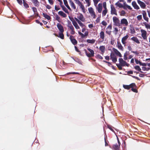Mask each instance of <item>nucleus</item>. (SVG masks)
Here are the masks:
<instances>
[{"label":"nucleus","instance_id":"obj_1","mask_svg":"<svg viewBox=\"0 0 150 150\" xmlns=\"http://www.w3.org/2000/svg\"><path fill=\"white\" fill-rule=\"evenodd\" d=\"M119 63L117 64L116 65L119 70H122V67H124L125 66L127 67L129 66V64L124 61L122 58H119Z\"/></svg>","mask_w":150,"mask_h":150},{"label":"nucleus","instance_id":"obj_2","mask_svg":"<svg viewBox=\"0 0 150 150\" xmlns=\"http://www.w3.org/2000/svg\"><path fill=\"white\" fill-rule=\"evenodd\" d=\"M87 50L90 52V53H88L86 50L85 49L84 51L86 55L88 57H93L94 54V51L93 50L89 48H87Z\"/></svg>","mask_w":150,"mask_h":150},{"label":"nucleus","instance_id":"obj_3","mask_svg":"<svg viewBox=\"0 0 150 150\" xmlns=\"http://www.w3.org/2000/svg\"><path fill=\"white\" fill-rule=\"evenodd\" d=\"M112 19L114 23V25L116 26L120 27V23L119 19L116 16L113 17Z\"/></svg>","mask_w":150,"mask_h":150},{"label":"nucleus","instance_id":"obj_4","mask_svg":"<svg viewBox=\"0 0 150 150\" xmlns=\"http://www.w3.org/2000/svg\"><path fill=\"white\" fill-rule=\"evenodd\" d=\"M123 87L125 89L129 90L131 88L136 86L135 84L134 83H132L129 85H126L123 84Z\"/></svg>","mask_w":150,"mask_h":150},{"label":"nucleus","instance_id":"obj_5","mask_svg":"<svg viewBox=\"0 0 150 150\" xmlns=\"http://www.w3.org/2000/svg\"><path fill=\"white\" fill-rule=\"evenodd\" d=\"M88 10L91 16H92L93 18H95L96 17V15L93 10V8L91 7L89 8H88Z\"/></svg>","mask_w":150,"mask_h":150},{"label":"nucleus","instance_id":"obj_6","mask_svg":"<svg viewBox=\"0 0 150 150\" xmlns=\"http://www.w3.org/2000/svg\"><path fill=\"white\" fill-rule=\"evenodd\" d=\"M140 31L142 33L141 35L143 38L144 40H146L147 38L146 36L147 33L146 31L143 29H141Z\"/></svg>","mask_w":150,"mask_h":150},{"label":"nucleus","instance_id":"obj_7","mask_svg":"<svg viewBox=\"0 0 150 150\" xmlns=\"http://www.w3.org/2000/svg\"><path fill=\"white\" fill-rule=\"evenodd\" d=\"M121 25H123L125 26H127L128 25V22L127 20L125 18L122 19L120 21V26Z\"/></svg>","mask_w":150,"mask_h":150},{"label":"nucleus","instance_id":"obj_8","mask_svg":"<svg viewBox=\"0 0 150 150\" xmlns=\"http://www.w3.org/2000/svg\"><path fill=\"white\" fill-rule=\"evenodd\" d=\"M137 2L142 8L144 9L146 8V6L144 2L140 0H137Z\"/></svg>","mask_w":150,"mask_h":150},{"label":"nucleus","instance_id":"obj_9","mask_svg":"<svg viewBox=\"0 0 150 150\" xmlns=\"http://www.w3.org/2000/svg\"><path fill=\"white\" fill-rule=\"evenodd\" d=\"M69 18L71 21L72 22V24H73V25L75 27V28L77 29H79V26L78 24H77L76 22L75 21V20L74 19V18H72L71 19L70 17H69Z\"/></svg>","mask_w":150,"mask_h":150},{"label":"nucleus","instance_id":"obj_10","mask_svg":"<svg viewBox=\"0 0 150 150\" xmlns=\"http://www.w3.org/2000/svg\"><path fill=\"white\" fill-rule=\"evenodd\" d=\"M111 13L112 15L115 14L116 16H117V13L116 9L115 8L113 5L111 6Z\"/></svg>","mask_w":150,"mask_h":150},{"label":"nucleus","instance_id":"obj_11","mask_svg":"<svg viewBox=\"0 0 150 150\" xmlns=\"http://www.w3.org/2000/svg\"><path fill=\"white\" fill-rule=\"evenodd\" d=\"M69 39L72 43L74 45H76L77 43V41L74 38L73 36L72 35L70 36Z\"/></svg>","mask_w":150,"mask_h":150},{"label":"nucleus","instance_id":"obj_12","mask_svg":"<svg viewBox=\"0 0 150 150\" xmlns=\"http://www.w3.org/2000/svg\"><path fill=\"white\" fill-rule=\"evenodd\" d=\"M110 59H112V62L115 63L117 61V58L116 56L114 54L112 53H111L110 55Z\"/></svg>","mask_w":150,"mask_h":150},{"label":"nucleus","instance_id":"obj_13","mask_svg":"<svg viewBox=\"0 0 150 150\" xmlns=\"http://www.w3.org/2000/svg\"><path fill=\"white\" fill-rule=\"evenodd\" d=\"M103 8L102 5L101 3H99L98 4V6L96 7L98 12L99 13H101Z\"/></svg>","mask_w":150,"mask_h":150},{"label":"nucleus","instance_id":"obj_14","mask_svg":"<svg viewBox=\"0 0 150 150\" xmlns=\"http://www.w3.org/2000/svg\"><path fill=\"white\" fill-rule=\"evenodd\" d=\"M57 26L60 32H64V29L63 27L60 23H57Z\"/></svg>","mask_w":150,"mask_h":150},{"label":"nucleus","instance_id":"obj_15","mask_svg":"<svg viewBox=\"0 0 150 150\" xmlns=\"http://www.w3.org/2000/svg\"><path fill=\"white\" fill-rule=\"evenodd\" d=\"M129 38V36L127 35L126 36L123 37L122 39V42L123 45H125L126 44V40Z\"/></svg>","mask_w":150,"mask_h":150},{"label":"nucleus","instance_id":"obj_16","mask_svg":"<svg viewBox=\"0 0 150 150\" xmlns=\"http://www.w3.org/2000/svg\"><path fill=\"white\" fill-rule=\"evenodd\" d=\"M112 50L117 55L119 56L120 57H122V54L117 49L115 48H113Z\"/></svg>","mask_w":150,"mask_h":150},{"label":"nucleus","instance_id":"obj_17","mask_svg":"<svg viewBox=\"0 0 150 150\" xmlns=\"http://www.w3.org/2000/svg\"><path fill=\"white\" fill-rule=\"evenodd\" d=\"M132 6L135 9L138 10L140 9L139 7L137 5L135 1H133L132 2Z\"/></svg>","mask_w":150,"mask_h":150},{"label":"nucleus","instance_id":"obj_18","mask_svg":"<svg viewBox=\"0 0 150 150\" xmlns=\"http://www.w3.org/2000/svg\"><path fill=\"white\" fill-rule=\"evenodd\" d=\"M79 16L77 17V18L82 22H84L85 21V18L83 17L82 14L79 13Z\"/></svg>","mask_w":150,"mask_h":150},{"label":"nucleus","instance_id":"obj_19","mask_svg":"<svg viewBox=\"0 0 150 150\" xmlns=\"http://www.w3.org/2000/svg\"><path fill=\"white\" fill-rule=\"evenodd\" d=\"M100 38L102 40V41L104 40L105 35L103 31H101L100 33Z\"/></svg>","mask_w":150,"mask_h":150},{"label":"nucleus","instance_id":"obj_20","mask_svg":"<svg viewBox=\"0 0 150 150\" xmlns=\"http://www.w3.org/2000/svg\"><path fill=\"white\" fill-rule=\"evenodd\" d=\"M31 1L33 3L35 6L38 7L39 6L40 3L38 0H31Z\"/></svg>","mask_w":150,"mask_h":150},{"label":"nucleus","instance_id":"obj_21","mask_svg":"<svg viewBox=\"0 0 150 150\" xmlns=\"http://www.w3.org/2000/svg\"><path fill=\"white\" fill-rule=\"evenodd\" d=\"M131 40L136 42L137 43L139 44L140 42L139 41L138 39L137 38V37H133L131 38Z\"/></svg>","mask_w":150,"mask_h":150},{"label":"nucleus","instance_id":"obj_22","mask_svg":"<svg viewBox=\"0 0 150 150\" xmlns=\"http://www.w3.org/2000/svg\"><path fill=\"white\" fill-rule=\"evenodd\" d=\"M117 47L120 50L123 51V47L122 46V45L121 44V43L119 41H118L117 42Z\"/></svg>","mask_w":150,"mask_h":150},{"label":"nucleus","instance_id":"obj_23","mask_svg":"<svg viewBox=\"0 0 150 150\" xmlns=\"http://www.w3.org/2000/svg\"><path fill=\"white\" fill-rule=\"evenodd\" d=\"M105 47L104 46H101L99 47V49L101 51V54L103 55L105 51Z\"/></svg>","mask_w":150,"mask_h":150},{"label":"nucleus","instance_id":"obj_24","mask_svg":"<svg viewBox=\"0 0 150 150\" xmlns=\"http://www.w3.org/2000/svg\"><path fill=\"white\" fill-rule=\"evenodd\" d=\"M58 14L59 15H60L64 18H65L67 16V15L65 13L61 11H59L58 12Z\"/></svg>","mask_w":150,"mask_h":150},{"label":"nucleus","instance_id":"obj_25","mask_svg":"<svg viewBox=\"0 0 150 150\" xmlns=\"http://www.w3.org/2000/svg\"><path fill=\"white\" fill-rule=\"evenodd\" d=\"M69 3L71 7L74 9H76V7L74 3L71 0L70 1Z\"/></svg>","mask_w":150,"mask_h":150},{"label":"nucleus","instance_id":"obj_26","mask_svg":"<svg viewBox=\"0 0 150 150\" xmlns=\"http://www.w3.org/2000/svg\"><path fill=\"white\" fill-rule=\"evenodd\" d=\"M63 33V32L59 33V35H58V37L59 38L62 39H64V36Z\"/></svg>","mask_w":150,"mask_h":150},{"label":"nucleus","instance_id":"obj_27","mask_svg":"<svg viewBox=\"0 0 150 150\" xmlns=\"http://www.w3.org/2000/svg\"><path fill=\"white\" fill-rule=\"evenodd\" d=\"M42 15L44 17L47 19L48 20H50L51 19V17L45 13H43Z\"/></svg>","mask_w":150,"mask_h":150},{"label":"nucleus","instance_id":"obj_28","mask_svg":"<svg viewBox=\"0 0 150 150\" xmlns=\"http://www.w3.org/2000/svg\"><path fill=\"white\" fill-rule=\"evenodd\" d=\"M79 6L80 7V8L81 9L83 12L85 13V8L83 5L81 3Z\"/></svg>","mask_w":150,"mask_h":150},{"label":"nucleus","instance_id":"obj_29","mask_svg":"<svg viewBox=\"0 0 150 150\" xmlns=\"http://www.w3.org/2000/svg\"><path fill=\"white\" fill-rule=\"evenodd\" d=\"M67 26L68 27H69L71 30L74 28V27L71 24V22L70 21H69L68 22Z\"/></svg>","mask_w":150,"mask_h":150},{"label":"nucleus","instance_id":"obj_30","mask_svg":"<svg viewBox=\"0 0 150 150\" xmlns=\"http://www.w3.org/2000/svg\"><path fill=\"white\" fill-rule=\"evenodd\" d=\"M120 145L119 146L117 144H116L113 146V148L115 150H119Z\"/></svg>","mask_w":150,"mask_h":150},{"label":"nucleus","instance_id":"obj_31","mask_svg":"<svg viewBox=\"0 0 150 150\" xmlns=\"http://www.w3.org/2000/svg\"><path fill=\"white\" fill-rule=\"evenodd\" d=\"M95 40L94 39H88L87 40V42L89 43L93 44L95 43Z\"/></svg>","mask_w":150,"mask_h":150},{"label":"nucleus","instance_id":"obj_32","mask_svg":"<svg viewBox=\"0 0 150 150\" xmlns=\"http://www.w3.org/2000/svg\"><path fill=\"white\" fill-rule=\"evenodd\" d=\"M134 67L135 69L137 70L138 71L140 72L143 73L142 71H141V69L139 66L137 65L135 66Z\"/></svg>","mask_w":150,"mask_h":150},{"label":"nucleus","instance_id":"obj_33","mask_svg":"<svg viewBox=\"0 0 150 150\" xmlns=\"http://www.w3.org/2000/svg\"><path fill=\"white\" fill-rule=\"evenodd\" d=\"M108 12L107 9H104L102 11V16H105L106 15Z\"/></svg>","mask_w":150,"mask_h":150},{"label":"nucleus","instance_id":"obj_34","mask_svg":"<svg viewBox=\"0 0 150 150\" xmlns=\"http://www.w3.org/2000/svg\"><path fill=\"white\" fill-rule=\"evenodd\" d=\"M23 0V4L24 6L26 8H28L29 7V6L26 2H25V0Z\"/></svg>","mask_w":150,"mask_h":150},{"label":"nucleus","instance_id":"obj_35","mask_svg":"<svg viewBox=\"0 0 150 150\" xmlns=\"http://www.w3.org/2000/svg\"><path fill=\"white\" fill-rule=\"evenodd\" d=\"M78 23L79 25L80 26L82 27L85 26V25L81 22L79 20L77 22Z\"/></svg>","mask_w":150,"mask_h":150},{"label":"nucleus","instance_id":"obj_36","mask_svg":"<svg viewBox=\"0 0 150 150\" xmlns=\"http://www.w3.org/2000/svg\"><path fill=\"white\" fill-rule=\"evenodd\" d=\"M94 4L96 6L98 3L100 1V0H93Z\"/></svg>","mask_w":150,"mask_h":150},{"label":"nucleus","instance_id":"obj_37","mask_svg":"<svg viewBox=\"0 0 150 150\" xmlns=\"http://www.w3.org/2000/svg\"><path fill=\"white\" fill-rule=\"evenodd\" d=\"M115 5L118 6L119 7H123L122 4L121 3H119L118 2L115 4Z\"/></svg>","mask_w":150,"mask_h":150},{"label":"nucleus","instance_id":"obj_38","mask_svg":"<svg viewBox=\"0 0 150 150\" xmlns=\"http://www.w3.org/2000/svg\"><path fill=\"white\" fill-rule=\"evenodd\" d=\"M85 1L87 4V6H89L91 5V2H90V0H85Z\"/></svg>","mask_w":150,"mask_h":150},{"label":"nucleus","instance_id":"obj_39","mask_svg":"<svg viewBox=\"0 0 150 150\" xmlns=\"http://www.w3.org/2000/svg\"><path fill=\"white\" fill-rule=\"evenodd\" d=\"M125 14L126 12L124 10H122L120 12V15L122 16H125Z\"/></svg>","mask_w":150,"mask_h":150},{"label":"nucleus","instance_id":"obj_40","mask_svg":"<svg viewBox=\"0 0 150 150\" xmlns=\"http://www.w3.org/2000/svg\"><path fill=\"white\" fill-rule=\"evenodd\" d=\"M142 18V15H138L137 16V18L138 21H140Z\"/></svg>","mask_w":150,"mask_h":150},{"label":"nucleus","instance_id":"obj_41","mask_svg":"<svg viewBox=\"0 0 150 150\" xmlns=\"http://www.w3.org/2000/svg\"><path fill=\"white\" fill-rule=\"evenodd\" d=\"M134 88V87H132V88H131V90H132V91L134 92H135L136 93H137V92H138L136 88Z\"/></svg>","mask_w":150,"mask_h":150},{"label":"nucleus","instance_id":"obj_42","mask_svg":"<svg viewBox=\"0 0 150 150\" xmlns=\"http://www.w3.org/2000/svg\"><path fill=\"white\" fill-rule=\"evenodd\" d=\"M76 4H78L79 6L81 3V2L79 0H74Z\"/></svg>","mask_w":150,"mask_h":150},{"label":"nucleus","instance_id":"obj_43","mask_svg":"<svg viewBox=\"0 0 150 150\" xmlns=\"http://www.w3.org/2000/svg\"><path fill=\"white\" fill-rule=\"evenodd\" d=\"M127 54H127V52H126L124 54V59L125 60H126L127 59Z\"/></svg>","mask_w":150,"mask_h":150},{"label":"nucleus","instance_id":"obj_44","mask_svg":"<svg viewBox=\"0 0 150 150\" xmlns=\"http://www.w3.org/2000/svg\"><path fill=\"white\" fill-rule=\"evenodd\" d=\"M112 28V26L111 25H109L106 28L107 30H111Z\"/></svg>","mask_w":150,"mask_h":150},{"label":"nucleus","instance_id":"obj_45","mask_svg":"<svg viewBox=\"0 0 150 150\" xmlns=\"http://www.w3.org/2000/svg\"><path fill=\"white\" fill-rule=\"evenodd\" d=\"M66 13H69V12L67 10V9L65 7L64 8L63 7V9H62Z\"/></svg>","mask_w":150,"mask_h":150},{"label":"nucleus","instance_id":"obj_46","mask_svg":"<svg viewBox=\"0 0 150 150\" xmlns=\"http://www.w3.org/2000/svg\"><path fill=\"white\" fill-rule=\"evenodd\" d=\"M96 57L97 58L99 59H103V57H102L99 54H97L96 55Z\"/></svg>","mask_w":150,"mask_h":150},{"label":"nucleus","instance_id":"obj_47","mask_svg":"<svg viewBox=\"0 0 150 150\" xmlns=\"http://www.w3.org/2000/svg\"><path fill=\"white\" fill-rule=\"evenodd\" d=\"M142 15L143 17L144 16H147L146 13L145 11H142Z\"/></svg>","mask_w":150,"mask_h":150},{"label":"nucleus","instance_id":"obj_48","mask_svg":"<svg viewBox=\"0 0 150 150\" xmlns=\"http://www.w3.org/2000/svg\"><path fill=\"white\" fill-rule=\"evenodd\" d=\"M32 9L33 10V11L35 13V12H37V8L35 7H33L32 8Z\"/></svg>","mask_w":150,"mask_h":150},{"label":"nucleus","instance_id":"obj_49","mask_svg":"<svg viewBox=\"0 0 150 150\" xmlns=\"http://www.w3.org/2000/svg\"><path fill=\"white\" fill-rule=\"evenodd\" d=\"M135 61L137 64H139L140 65L141 62L140 61H139L137 59H135Z\"/></svg>","mask_w":150,"mask_h":150},{"label":"nucleus","instance_id":"obj_50","mask_svg":"<svg viewBox=\"0 0 150 150\" xmlns=\"http://www.w3.org/2000/svg\"><path fill=\"white\" fill-rule=\"evenodd\" d=\"M111 32L112 31L110 30H107L106 31V33L109 35H111Z\"/></svg>","mask_w":150,"mask_h":150},{"label":"nucleus","instance_id":"obj_51","mask_svg":"<svg viewBox=\"0 0 150 150\" xmlns=\"http://www.w3.org/2000/svg\"><path fill=\"white\" fill-rule=\"evenodd\" d=\"M143 18L145 20L146 22H149V19L148 18L147 16H144V17H143Z\"/></svg>","mask_w":150,"mask_h":150},{"label":"nucleus","instance_id":"obj_52","mask_svg":"<svg viewBox=\"0 0 150 150\" xmlns=\"http://www.w3.org/2000/svg\"><path fill=\"white\" fill-rule=\"evenodd\" d=\"M103 7L104 8V9H107L106 3L105 2H104L103 3Z\"/></svg>","mask_w":150,"mask_h":150},{"label":"nucleus","instance_id":"obj_53","mask_svg":"<svg viewBox=\"0 0 150 150\" xmlns=\"http://www.w3.org/2000/svg\"><path fill=\"white\" fill-rule=\"evenodd\" d=\"M101 23L104 26H106L107 25V23L105 21H102L101 22Z\"/></svg>","mask_w":150,"mask_h":150},{"label":"nucleus","instance_id":"obj_54","mask_svg":"<svg viewBox=\"0 0 150 150\" xmlns=\"http://www.w3.org/2000/svg\"><path fill=\"white\" fill-rule=\"evenodd\" d=\"M71 30V34L72 35H74L75 33V32L74 30V28L73 29H72Z\"/></svg>","mask_w":150,"mask_h":150},{"label":"nucleus","instance_id":"obj_55","mask_svg":"<svg viewBox=\"0 0 150 150\" xmlns=\"http://www.w3.org/2000/svg\"><path fill=\"white\" fill-rule=\"evenodd\" d=\"M114 31L115 32H116L115 34H117L118 31V28H114Z\"/></svg>","mask_w":150,"mask_h":150},{"label":"nucleus","instance_id":"obj_56","mask_svg":"<svg viewBox=\"0 0 150 150\" xmlns=\"http://www.w3.org/2000/svg\"><path fill=\"white\" fill-rule=\"evenodd\" d=\"M108 127L110 129L111 131H112L113 132H114V131L113 130V129L111 127L110 125H108Z\"/></svg>","mask_w":150,"mask_h":150},{"label":"nucleus","instance_id":"obj_57","mask_svg":"<svg viewBox=\"0 0 150 150\" xmlns=\"http://www.w3.org/2000/svg\"><path fill=\"white\" fill-rule=\"evenodd\" d=\"M79 73L78 72H69L67 74H78Z\"/></svg>","mask_w":150,"mask_h":150},{"label":"nucleus","instance_id":"obj_58","mask_svg":"<svg viewBox=\"0 0 150 150\" xmlns=\"http://www.w3.org/2000/svg\"><path fill=\"white\" fill-rule=\"evenodd\" d=\"M131 33H135V30L134 28H131L130 29Z\"/></svg>","mask_w":150,"mask_h":150},{"label":"nucleus","instance_id":"obj_59","mask_svg":"<svg viewBox=\"0 0 150 150\" xmlns=\"http://www.w3.org/2000/svg\"><path fill=\"white\" fill-rule=\"evenodd\" d=\"M36 22L38 24H40L41 25H43V24L42 23L40 22L38 20H36Z\"/></svg>","mask_w":150,"mask_h":150},{"label":"nucleus","instance_id":"obj_60","mask_svg":"<svg viewBox=\"0 0 150 150\" xmlns=\"http://www.w3.org/2000/svg\"><path fill=\"white\" fill-rule=\"evenodd\" d=\"M64 4L65 6L68 4L67 1V0H63Z\"/></svg>","mask_w":150,"mask_h":150},{"label":"nucleus","instance_id":"obj_61","mask_svg":"<svg viewBox=\"0 0 150 150\" xmlns=\"http://www.w3.org/2000/svg\"><path fill=\"white\" fill-rule=\"evenodd\" d=\"M103 62H105L106 63H108V65L109 66H110V65H112V64L111 63H110V62H107V61H105V60H104L103 61Z\"/></svg>","mask_w":150,"mask_h":150},{"label":"nucleus","instance_id":"obj_62","mask_svg":"<svg viewBox=\"0 0 150 150\" xmlns=\"http://www.w3.org/2000/svg\"><path fill=\"white\" fill-rule=\"evenodd\" d=\"M145 27L147 29H150V25L147 24L146 25Z\"/></svg>","mask_w":150,"mask_h":150},{"label":"nucleus","instance_id":"obj_63","mask_svg":"<svg viewBox=\"0 0 150 150\" xmlns=\"http://www.w3.org/2000/svg\"><path fill=\"white\" fill-rule=\"evenodd\" d=\"M48 1L50 4L52 5L53 4V1L52 0H48Z\"/></svg>","mask_w":150,"mask_h":150},{"label":"nucleus","instance_id":"obj_64","mask_svg":"<svg viewBox=\"0 0 150 150\" xmlns=\"http://www.w3.org/2000/svg\"><path fill=\"white\" fill-rule=\"evenodd\" d=\"M60 9V8L59 7H57L56 6V5H55V9L56 11H58V10H59Z\"/></svg>","mask_w":150,"mask_h":150}]
</instances>
